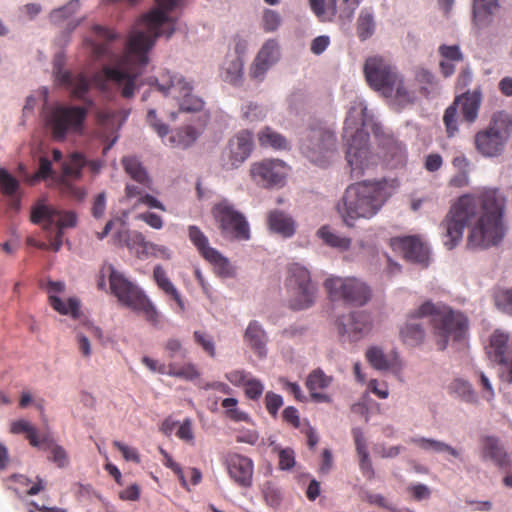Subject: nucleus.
Segmentation results:
<instances>
[{
	"label": "nucleus",
	"mask_w": 512,
	"mask_h": 512,
	"mask_svg": "<svg viewBox=\"0 0 512 512\" xmlns=\"http://www.w3.org/2000/svg\"><path fill=\"white\" fill-rule=\"evenodd\" d=\"M225 466L231 480L242 488L252 485L254 464L247 456L240 454H228L225 458Z\"/></svg>",
	"instance_id": "obj_24"
},
{
	"label": "nucleus",
	"mask_w": 512,
	"mask_h": 512,
	"mask_svg": "<svg viewBox=\"0 0 512 512\" xmlns=\"http://www.w3.org/2000/svg\"><path fill=\"white\" fill-rule=\"evenodd\" d=\"M375 30L373 13L368 9H362L358 17V34L361 39H367Z\"/></svg>",
	"instance_id": "obj_50"
},
{
	"label": "nucleus",
	"mask_w": 512,
	"mask_h": 512,
	"mask_svg": "<svg viewBox=\"0 0 512 512\" xmlns=\"http://www.w3.org/2000/svg\"><path fill=\"white\" fill-rule=\"evenodd\" d=\"M428 317L432 335L438 349L444 350L451 340L460 341L468 330L467 317L450 307L426 301L409 312L405 323L400 327V338L408 346L421 345L426 337L424 326L419 319Z\"/></svg>",
	"instance_id": "obj_3"
},
{
	"label": "nucleus",
	"mask_w": 512,
	"mask_h": 512,
	"mask_svg": "<svg viewBox=\"0 0 512 512\" xmlns=\"http://www.w3.org/2000/svg\"><path fill=\"white\" fill-rule=\"evenodd\" d=\"M108 272L111 292L118 301L127 308L142 313L148 321L156 323L157 310L144 293L113 266H108Z\"/></svg>",
	"instance_id": "obj_8"
},
{
	"label": "nucleus",
	"mask_w": 512,
	"mask_h": 512,
	"mask_svg": "<svg viewBox=\"0 0 512 512\" xmlns=\"http://www.w3.org/2000/svg\"><path fill=\"white\" fill-rule=\"evenodd\" d=\"M107 195L106 192L97 194L92 203L91 213L95 219H101L106 211Z\"/></svg>",
	"instance_id": "obj_64"
},
{
	"label": "nucleus",
	"mask_w": 512,
	"mask_h": 512,
	"mask_svg": "<svg viewBox=\"0 0 512 512\" xmlns=\"http://www.w3.org/2000/svg\"><path fill=\"white\" fill-rule=\"evenodd\" d=\"M317 292V285H308L306 288L287 291L290 308L305 310L312 307L316 301Z\"/></svg>",
	"instance_id": "obj_36"
},
{
	"label": "nucleus",
	"mask_w": 512,
	"mask_h": 512,
	"mask_svg": "<svg viewBox=\"0 0 512 512\" xmlns=\"http://www.w3.org/2000/svg\"><path fill=\"white\" fill-rule=\"evenodd\" d=\"M87 110L78 106H55L45 114V124L56 141L69 135H80L84 130Z\"/></svg>",
	"instance_id": "obj_9"
},
{
	"label": "nucleus",
	"mask_w": 512,
	"mask_h": 512,
	"mask_svg": "<svg viewBox=\"0 0 512 512\" xmlns=\"http://www.w3.org/2000/svg\"><path fill=\"white\" fill-rule=\"evenodd\" d=\"M482 99L480 87L473 91L468 90L455 97L453 104L458 111L460 110L462 120L468 125L473 124L478 119Z\"/></svg>",
	"instance_id": "obj_27"
},
{
	"label": "nucleus",
	"mask_w": 512,
	"mask_h": 512,
	"mask_svg": "<svg viewBox=\"0 0 512 512\" xmlns=\"http://www.w3.org/2000/svg\"><path fill=\"white\" fill-rule=\"evenodd\" d=\"M148 84L163 96L174 99L181 111L198 112L204 107L203 99L194 93L193 79L181 73L165 70L149 78Z\"/></svg>",
	"instance_id": "obj_6"
},
{
	"label": "nucleus",
	"mask_w": 512,
	"mask_h": 512,
	"mask_svg": "<svg viewBox=\"0 0 512 512\" xmlns=\"http://www.w3.org/2000/svg\"><path fill=\"white\" fill-rule=\"evenodd\" d=\"M65 56L58 52L53 60V74L58 85L66 87L78 98L84 97L89 89V82L82 75H73L64 70Z\"/></svg>",
	"instance_id": "obj_23"
},
{
	"label": "nucleus",
	"mask_w": 512,
	"mask_h": 512,
	"mask_svg": "<svg viewBox=\"0 0 512 512\" xmlns=\"http://www.w3.org/2000/svg\"><path fill=\"white\" fill-rule=\"evenodd\" d=\"M264 391V385L262 382L251 376L245 385V393L248 398L256 400L261 397Z\"/></svg>",
	"instance_id": "obj_63"
},
{
	"label": "nucleus",
	"mask_w": 512,
	"mask_h": 512,
	"mask_svg": "<svg viewBox=\"0 0 512 512\" xmlns=\"http://www.w3.org/2000/svg\"><path fill=\"white\" fill-rule=\"evenodd\" d=\"M316 236L323 242L324 245L336 250L339 253L348 252L352 246V239L339 231L335 230L329 225L321 226Z\"/></svg>",
	"instance_id": "obj_33"
},
{
	"label": "nucleus",
	"mask_w": 512,
	"mask_h": 512,
	"mask_svg": "<svg viewBox=\"0 0 512 512\" xmlns=\"http://www.w3.org/2000/svg\"><path fill=\"white\" fill-rule=\"evenodd\" d=\"M324 288L333 301H343L353 306H364L372 296L370 287L356 277L329 276Z\"/></svg>",
	"instance_id": "obj_10"
},
{
	"label": "nucleus",
	"mask_w": 512,
	"mask_h": 512,
	"mask_svg": "<svg viewBox=\"0 0 512 512\" xmlns=\"http://www.w3.org/2000/svg\"><path fill=\"white\" fill-rule=\"evenodd\" d=\"M165 349L168 352L169 358L173 359L176 357L185 358L187 356V350L183 347L181 341L176 338L167 340Z\"/></svg>",
	"instance_id": "obj_62"
},
{
	"label": "nucleus",
	"mask_w": 512,
	"mask_h": 512,
	"mask_svg": "<svg viewBox=\"0 0 512 512\" xmlns=\"http://www.w3.org/2000/svg\"><path fill=\"white\" fill-rule=\"evenodd\" d=\"M288 172L287 164L280 159H264L250 166L252 180L264 188L284 186Z\"/></svg>",
	"instance_id": "obj_15"
},
{
	"label": "nucleus",
	"mask_w": 512,
	"mask_h": 512,
	"mask_svg": "<svg viewBox=\"0 0 512 512\" xmlns=\"http://www.w3.org/2000/svg\"><path fill=\"white\" fill-rule=\"evenodd\" d=\"M10 432L13 434H25L33 447L40 448L42 438L38 435L36 427L26 419L13 421L10 425Z\"/></svg>",
	"instance_id": "obj_42"
},
{
	"label": "nucleus",
	"mask_w": 512,
	"mask_h": 512,
	"mask_svg": "<svg viewBox=\"0 0 512 512\" xmlns=\"http://www.w3.org/2000/svg\"><path fill=\"white\" fill-rule=\"evenodd\" d=\"M31 221L41 225L45 231H51L55 226L56 231H63L67 228H74L77 225L78 217L72 210H64L46 203L45 199L37 201L31 211Z\"/></svg>",
	"instance_id": "obj_13"
},
{
	"label": "nucleus",
	"mask_w": 512,
	"mask_h": 512,
	"mask_svg": "<svg viewBox=\"0 0 512 512\" xmlns=\"http://www.w3.org/2000/svg\"><path fill=\"white\" fill-rule=\"evenodd\" d=\"M330 382V377L326 376L322 371L316 370L308 376L306 385L309 391H318L327 388Z\"/></svg>",
	"instance_id": "obj_55"
},
{
	"label": "nucleus",
	"mask_w": 512,
	"mask_h": 512,
	"mask_svg": "<svg viewBox=\"0 0 512 512\" xmlns=\"http://www.w3.org/2000/svg\"><path fill=\"white\" fill-rule=\"evenodd\" d=\"M211 213L224 236L237 240L250 238L249 224L245 216L229 200L223 199L214 204Z\"/></svg>",
	"instance_id": "obj_12"
},
{
	"label": "nucleus",
	"mask_w": 512,
	"mask_h": 512,
	"mask_svg": "<svg viewBox=\"0 0 512 512\" xmlns=\"http://www.w3.org/2000/svg\"><path fill=\"white\" fill-rule=\"evenodd\" d=\"M481 458L491 461L501 469L510 467L511 460L503 443L494 436H486L482 440Z\"/></svg>",
	"instance_id": "obj_29"
},
{
	"label": "nucleus",
	"mask_w": 512,
	"mask_h": 512,
	"mask_svg": "<svg viewBox=\"0 0 512 512\" xmlns=\"http://www.w3.org/2000/svg\"><path fill=\"white\" fill-rule=\"evenodd\" d=\"M199 137V132L192 126L175 131L169 138L168 142L173 147L186 149L190 147Z\"/></svg>",
	"instance_id": "obj_43"
},
{
	"label": "nucleus",
	"mask_w": 512,
	"mask_h": 512,
	"mask_svg": "<svg viewBox=\"0 0 512 512\" xmlns=\"http://www.w3.org/2000/svg\"><path fill=\"white\" fill-rule=\"evenodd\" d=\"M374 125H379L373 121L372 115L368 112L367 105L363 99L357 98L349 107L343 128V138H354L358 134L368 135L366 127H371L374 132Z\"/></svg>",
	"instance_id": "obj_19"
},
{
	"label": "nucleus",
	"mask_w": 512,
	"mask_h": 512,
	"mask_svg": "<svg viewBox=\"0 0 512 512\" xmlns=\"http://www.w3.org/2000/svg\"><path fill=\"white\" fill-rule=\"evenodd\" d=\"M395 188V181L386 178L350 184L336 203V211L344 225L353 228L358 220L377 215Z\"/></svg>",
	"instance_id": "obj_4"
},
{
	"label": "nucleus",
	"mask_w": 512,
	"mask_h": 512,
	"mask_svg": "<svg viewBox=\"0 0 512 512\" xmlns=\"http://www.w3.org/2000/svg\"><path fill=\"white\" fill-rule=\"evenodd\" d=\"M443 123L447 137L453 138L459 133V111L453 103L446 108Z\"/></svg>",
	"instance_id": "obj_47"
},
{
	"label": "nucleus",
	"mask_w": 512,
	"mask_h": 512,
	"mask_svg": "<svg viewBox=\"0 0 512 512\" xmlns=\"http://www.w3.org/2000/svg\"><path fill=\"white\" fill-rule=\"evenodd\" d=\"M45 444L50 450V459L57 464L58 467H64L68 464V456L63 447L55 444L48 436H43L41 445Z\"/></svg>",
	"instance_id": "obj_51"
},
{
	"label": "nucleus",
	"mask_w": 512,
	"mask_h": 512,
	"mask_svg": "<svg viewBox=\"0 0 512 512\" xmlns=\"http://www.w3.org/2000/svg\"><path fill=\"white\" fill-rule=\"evenodd\" d=\"M365 357L367 362L377 371L398 373L402 369V363L396 352L385 353L379 346H370Z\"/></svg>",
	"instance_id": "obj_28"
},
{
	"label": "nucleus",
	"mask_w": 512,
	"mask_h": 512,
	"mask_svg": "<svg viewBox=\"0 0 512 512\" xmlns=\"http://www.w3.org/2000/svg\"><path fill=\"white\" fill-rule=\"evenodd\" d=\"M496 307L505 312L512 314V289H499L494 294Z\"/></svg>",
	"instance_id": "obj_56"
},
{
	"label": "nucleus",
	"mask_w": 512,
	"mask_h": 512,
	"mask_svg": "<svg viewBox=\"0 0 512 512\" xmlns=\"http://www.w3.org/2000/svg\"><path fill=\"white\" fill-rule=\"evenodd\" d=\"M50 304L57 312L64 315H72L73 317L78 316L79 301L76 298H69L68 302H63L56 295L49 296Z\"/></svg>",
	"instance_id": "obj_49"
},
{
	"label": "nucleus",
	"mask_w": 512,
	"mask_h": 512,
	"mask_svg": "<svg viewBox=\"0 0 512 512\" xmlns=\"http://www.w3.org/2000/svg\"><path fill=\"white\" fill-rule=\"evenodd\" d=\"M281 16L278 12L266 9L262 16V27L266 32H273L281 25Z\"/></svg>",
	"instance_id": "obj_58"
},
{
	"label": "nucleus",
	"mask_w": 512,
	"mask_h": 512,
	"mask_svg": "<svg viewBox=\"0 0 512 512\" xmlns=\"http://www.w3.org/2000/svg\"><path fill=\"white\" fill-rule=\"evenodd\" d=\"M505 196L496 189H487L479 196L463 195L451 207L441 227L444 245L456 247L467 227V246L470 249H487L499 245L505 237L503 221Z\"/></svg>",
	"instance_id": "obj_2"
},
{
	"label": "nucleus",
	"mask_w": 512,
	"mask_h": 512,
	"mask_svg": "<svg viewBox=\"0 0 512 512\" xmlns=\"http://www.w3.org/2000/svg\"><path fill=\"white\" fill-rule=\"evenodd\" d=\"M153 277L158 287L162 289L167 295L171 296L177 303L179 309L181 311L185 310L184 301L178 292L177 288L167 277L166 272L162 268V266L157 265L154 267Z\"/></svg>",
	"instance_id": "obj_40"
},
{
	"label": "nucleus",
	"mask_w": 512,
	"mask_h": 512,
	"mask_svg": "<svg viewBox=\"0 0 512 512\" xmlns=\"http://www.w3.org/2000/svg\"><path fill=\"white\" fill-rule=\"evenodd\" d=\"M298 148L311 164L320 168L330 166L338 152L334 127L319 119L310 120L299 135Z\"/></svg>",
	"instance_id": "obj_5"
},
{
	"label": "nucleus",
	"mask_w": 512,
	"mask_h": 512,
	"mask_svg": "<svg viewBox=\"0 0 512 512\" xmlns=\"http://www.w3.org/2000/svg\"><path fill=\"white\" fill-rule=\"evenodd\" d=\"M254 148L253 134L242 130L232 137L222 153V166L227 169L240 167L251 155Z\"/></svg>",
	"instance_id": "obj_16"
},
{
	"label": "nucleus",
	"mask_w": 512,
	"mask_h": 512,
	"mask_svg": "<svg viewBox=\"0 0 512 512\" xmlns=\"http://www.w3.org/2000/svg\"><path fill=\"white\" fill-rule=\"evenodd\" d=\"M372 328V316L366 311H353L335 320V329L343 342H357L367 336Z\"/></svg>",
	"instance_id": "obj_14"
},
{
	"label": "nucleus",
	"mask_w": 512,
	"mask_h": 512,
	"mask_svg": "<svg viewBox=\"0 0 512 512\" xmlns=\"http://www.w3.org/2000/svg\"><path fill=\"white\" fill-rule=\"evenodd\" d=\"M346 145V160L353 178H360L372 172L380 163L381 156L374 153L369 145V136L358 134L354 138H343Z\"/></svg>",
	"instance_id": "obj_11"
},
{
	"label": "nucleus",
	"mask_w": 512,
	"mask_h": 512,
	"mask_svg": "<svg viewBox=\"0 0 512 512\" xmlns=\"http://www.w3.org/2000/svg\"><path fill=\"white\" fill-rule=\"evenodd\" d=\"M241 111L242 117L249 122L262 121L267 115L266 107L255 102L245 103L242 106Z\"/></svg>",
	"instance_id": "obj_52"
},
{
	"label": "nucleus",
	"mask_w": 512,
	"mask_h": 512,
	"mask_svg": "<svg viewBox=\"0 0 512 512\" xmlns=\"http://www.w3.org/2000/svg\"><path fill=\"white\" fill-rule=\"evenodd\" d=\"M511 134L512 119L510 115L504 111H497L493 113L488 126L475 134V149L485 158L499 157L505 151Z\"/></svg>",
	"instance_id": "obj_7"
},
{
	"label": "nucleus",
	"mask_w": 512,
	"mask_h": 512,
	"mask_svg": "<svg viewBox=\"0 0 512 512\" xmlns=\"http://www.w3.org/2000/svg\"><path fill=\"white\" fill-rule=\"evenodd\" d=\"M394 250L403 254L410 262L427 265L429 261V247L417 236H405L392 239Z\"/></svg>",
	"instance_id": "obj_25"
},
{
	"label": "nucleus",
	"mask_w": 512,
	"mask_h": 512,
	"mask_svg": "<svg viewBox=\"0 0 512 512\" xmlns=\"http://www.w3.org/2000/svg\"><path fill=\"white\" fill-rule=\"evenodd\" d=\"M81 7L80 0H69L64 5L54 8L48 15L49 22L57 27L68 26L73 21H79L80 25L86 20L85 16L75 17Z\"/></svg>",
	"instance_id": "obj_32"
},
{
	"label": "nucleus",
	"mask_w": 512,
	"mask_h": 512,
	"mask_svg": "<svg viewBox=\"0 0 512 512\" xmlns=\"http://www.w3.org/2000/svg\"><path fill=\"white\" fill-rule=\"evenodd\" d=\"M270 445L273 446L274 451L278 452L279 468L281 470H291L295 465L294 451L291 448H280L273 441H271Z\"/></svg>",
	"instance_id": "obj_54"
},
{
	"label": "nucleus",
	"mask_w": 512,
	"mask_h": 512,
	"mask_svg": "<svg viewBox=\"0 0 512 512\" xmlns=\"http://www.w3.org/2000/svg\"><path fill=\"white\" fill-rule=\"evenodd\" d=\"M147 122L149 126L161 137L162 139L168 135L169 127L158 119L156 110L150 109L147 113Z\"/></svg>",
	"instance_id": "obj_60"
},
{
	"label": "nucleus",
	"mask_w": 512,
	"mask_h": 512,
	"mask_svg": "<svg viewBox=\"0 0 512 512\" xmlns=\"http://www.w3.org/2000/svg\"><path fill=\"white\" fill-rule=\"evenodd\" d=\"M362 0H309L310 7L321 21H331L336 15L350 22Z\"/></svg>",
	"instance_id": "obj_18"
},
{
	"label": "nucleus",
	"mask_w": 512,
	"mask_h": 512,
	"mask_svg": "<svg viewBox=\"0 0 512 512\" xmlns=\"http://www.w3.org/2000/svg\"><path fill=\"white\" fill-rule=\"evenodd\" d=\"M124 242L126 247L134 252L138 258H147L148 245L151 242L147 241L142 233L127 230L124 232Z\"/></svg>",
	"instance_id": "obj_41"
},
{
	"label": "nucleus",
	"mask_w": 512,
	"mask_h": 512,
	"mask_svg": "<svg viewBox=\"0 0 512 512\" xmlns=\"http://www.w3.org/2000/svg\"><path fill=\"white\" fill-rule=\"evenodd\" d=\"M208 253L209 254L205 257V260L213 265L215 272L219 276L232 277L234 275V267L229 262V260L219 251L215 249L214 251H209Z\"/></svg>",
	"instance_id": "obj_44"
},
{
	"label": "nucleus",
	"mask_w": 512,
	"mask_h": 512,
	"mask_svg": "<svg viewBox=\"0 0 512 512\" xmlns=\"http://www.w3.org/2000/svg\"><path fill=\"white\" fill-rule=\"evenodd\" d=\"M410 443L416 445L418 448L426 452L441 453L443 441L425 438V437H413L410 439Z\"/></svg>",
	"instance_id": "obj_57"
},
{
	"label": "nucleus",
	"mask_w": 512,
	"mask_h": 512,
	"mask_svg": "<svg viewBox=\"0 0 512 512\" xmlns=\"http://www.w3.org/2000/svg\"><path fill=\"white\" fill-rule=\"evenodd\" d=\"M438 52L446 61L460 62L463 60V53L458 45L442 44L439 46Z\"/></svg>",
	"instance_id": "obj_59"
},
{
	"label": "nucleus",
	"mask_w": 512,
	"mask_h": 512,
	"mask_svg": "<svg viewBox=\"0 0 512 512\" xmlns=\"http://www.w3.org/2000/svg\"><path fill=\"white\" fill-rule=\"evenodd\" d=\"M280 46L277 40L269 39L258 51L249 71L251 79L262 82L267 72L279 61Z\"/></svg>",
	"instance_id": "obj_22"
},
{
	"label": "nucleus",
	"mask_w": 512,
	"mask_h": 512,
	"mask_svg": "<svg viewBox=\"0 0 512 512\" xmlns=\"http://www.w3.org/2000/svg\"><path fill=\"white\" fill-rule=\"evenodd\" d=\"M381 95L397 110L413 105L417 100V93L413 83L407 80L400 72Z\"/></svg>",
	"instance_id": "obj_21"
},
{
	"label": "nucleus",
	"mask_w": 512,
	"mask_h": 512,
	"mask_svg": "<svg viewBox=\"0 0 512 512\" xmlns=\"http://www.w3.org/2000/svg\"><path fill=\"white\" fill-rule=\"evenodd\" d=\"M194 339L195 342L199 344L205 352H207L211 357H215V344L212 336L202 331H195Z\"/></svg>",
	"instance_id": "obj_61"
},
{
	"label": "nucleus",
	"mask_w": 512,
	"mask_h": 512,
	"mask_svg": "<svg viewBox=\"0 0 512 512\" xmlns=\"http://www.w3.org/2000/svg\"><path fill=\"white\" fill-rule=\"evenodd\" d=\"M179 4L180 0H156V7L136 23L127 39L119 45L115 43L119 34L101 25L92 26L103 42L86 39L85 43L97 60L105 62V79L116 84L123 97L134 95L137 78L148 64V52L156 39L162 35L169 38L174 33L175 19L170 13Z\"/></svg>",
	"instance_id": "obj_1"
},
{
	"label": "nucleus",
	"mask_w": 512,
	"mask_h": 512,
	"mask_svg": "<svg viewBox=\"0 0 512 512\" xmlns=\"http://www.w3.org/2000/svg\"><path fill=\"white\" fill-rule=\"evenodd\" d=\"M188 236L193 245L197 248L199 253L205 258L209 251L215 249L209 245V240L205 234L195 225L188 227Z\"/></svg>",
	"instance_id": "obj_46"
},
{
	"label": "nucleus",
	"mask_w": 512,
	"mask_h": 512,
	"mask_svg": "<svg viewBox=\"0 0 512 512\" xmlns=\"http://www.w3.org/2000/svg\"><path fill=\"white\" fill-rule=\"evenodd\" d=\"M500 8V0H473L474 21L479 27L488 26Z\"/></svg>",
	"instance_id": "obj_37"
},
{
	"label": "nucleus",
	"mask_w": 512,
	"mask_h": 512,
	"mask_svg": "<svg viewBox=\"0 0 512 512\" xmlns=\"http://www.w3.org/2000/svg\"><path fill=\"white\" fill-rule=\"evenodd\" d=\"M364 74L369 86L382 94L399 74V71L385 58L373 56L365 61Z\"/></svg>",
	"instance_id": "obj_17"
},
{
	"label": "nucleus",
	"mask_w": 512,
	"mask_h": 512,
	"mask_svg": "<svg viewBox=\"0 0 512 512\" xmlns=\"http://www.w3.org/2000/svg\"><path fill=\"white\" fill-rule=\"evenodd\" d=\"M122 165L125 172L138 184L144 188H152V180L149 177L145 167L135 156H125L122 158Z\"/></svg>",
	"instance_id": "obj_39"
},
{
	"label": "nucleus",
	"mask_w": 512,
	"mask_h": 512,
	"mask_svg": "<svg viewBox=\"0 0 512 512\" xmlns=\"http://www.w3.org/2000/svg\"><path fill=\"white\" fill-rule=\"evenodd\" d=\"M452 392L462 401L469 404H478L479 397L473 386L463 379H456L451 384Z\"/></svg>",
	"instance_id": "obj_45"
},
{
	"label": "nucleus",
	"mask_w": 512,
	"mask_h": 512,
	"mask_svg": "<svg viewBox=\"0 0 512 512\" xmlns=\"http://www.w3.org/2000/svg\"><path fill=\"white\" fill-rule=\"evenodd\" d=\"M308 285H316L311 279L310 271L299 263L289 264L285 282L287 291L306 288Z\"/></svg>",
	"instance_id": "obj_35"
},
{
	"label": "nucleus",
	"mask_w": 512,
	"mask_h": 512,
	"mask_svg": "<svg viewBox=\"0 0 512 512\" xmlns=\"http://www.w3.org/2000/svg\"><path fill=\"white\" fill-rule=\"evenodd\" d=\"M244 61L239 55H229L221 66L222 79L230 84L238 85L243 79Z\"/></svg>",
	"instance_id": "obj_38"
},
{
	"label": "nucleus",
	"mask_w": 512,
	"mask_h": 512,
	"mask_svg": "<svg viewBox=\"0 0 512 512\" xmlns=\"http://www.w3.org/2000/svg\"><path fill=\"white\" fill-rule=\"evenodd\" d=\"M267 224L271 232L290 238L296 232V223L291 215L280 209L268 212Z\"/></svg>",
	"instance_id": "obj_31"
},
{
	"label": "nucleus",
	"mask_w": 512,
	"mask_h": 512,
	"mask_svg": "<svg viewBox=\"0 0 512 512\" xmlns=\"http://www.w3.org/2000/svg\"><path fill=\"white\" fill-rule=\"evenodd\" d=\"M168 375L191 381L198 378L200 373L197 367L192 363H186L183 366H179L175 362H170Z\"/></svg>",
	"instance_id": "obj_48"
},
{
	"label": "nucleus",
	"mask_w": 512,
	"mask_h": 512,
	"mask_svg": "<svg viewBox=\"0 0 512 512\" xmlns=\"http://www.w3.org/2000/svg\"><path fill=\"white\" fill-rule=\"evenodd\" d=\"M245 344L254 354L263 359L268 354V335L263 326L256 320L250 321L243 335Z\"/></svg>",
	"instance_id": "obj_30"
},
{
	"label": "nucleus",
	"mask_w": 512,
	"mask_h": 512,
	"mask_svg": "<svg viewBox=\"0 0 512 512\" xmlns=\"http://www.w3.org/2000/svg\"><path fill=\"white\" fill-rule=\"evenodd\" d=\"M85 165H87V161L79 152L71 153L66 160L61 162L60 185L62 186V191L72 195L78 200L85 198L86 191L73 186L70 181L81 178L82 169Z\"/></svg>",
	"instance_id": "obj_20"
},
{
	"label": "nucleus",
	"mask_w": 512,
	"mask_h": 512,
	"mask_svg": "<svg viewBox=\"0 0 512 512\" xmlns=\"http://www.w3.org/2000/svg\"><path fill=\"white\" fill-rule=\"evenodd\" d=\"M20 182L5 168L0 167V192L7 196L16 195Z\"/></svg>",
	"instance_id": "obj_53"
},
{
	"label": "nucleus",
	"mask_w": 512,
	"mask_h": 512,
	"mask_svg": "<svg viewBox=\"0 0 512 512\" xmlns=\"http://www.w3.org/2000/svg\"><path fill=\"white\" fill-rule=\"evenodd\" d=\"M257 139L263 148L275 151H289L291 149L290 141L283 134L269 126H265L258 131Z\"/></svg>",
	"instance_id": "obj_34"
},
{
	"label": "nucleus",
	"mask_w": 512,
	"mask_h": 512,
	"mask_svg": "<svg viewBox=\"0 0 512 512\" xmlns=\"http://www.w3.org/2000/svg\"><path fill=\"white\" fill-rule=\"evenodd\" d=\"M374 135L382 150V158L392 167L403 165L405 161L404 146L386 132L381 125H374Z\"/></svg>",
	"instance_id": "obj_26"
}]
</instances>
